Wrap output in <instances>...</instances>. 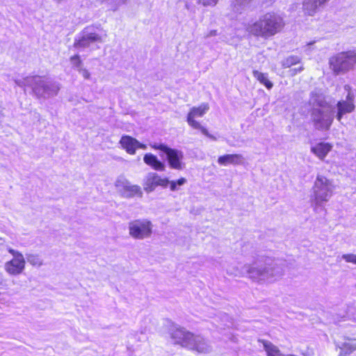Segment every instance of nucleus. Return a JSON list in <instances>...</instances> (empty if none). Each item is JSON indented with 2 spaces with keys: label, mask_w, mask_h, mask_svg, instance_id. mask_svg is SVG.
<instances>
[{
  "label": "nucleus",
  "mask_w": 356,
  "mask_h": 356,
  "mask_svg": "<svg viewBox=\"0 0 356 356\" xmlns=\"http://www.w3.org/2000/svg\"><path fill=\"white\" fill-rule=\"evenodd\" d=\"M130 184V182L123 176H120L115 181L116 188L122 193V191Z\"/></svg>",
  "instance_id": "393cba45"
},
{
  "label": "nucleus",
  "mask_w": 356,
  "mask_h": 356,
  "mask_svg": "<svg viewBox=\"0 0 356 356\" xmlns=\"http://www.w3.org/2000/svg\"><path fill=\"white\" fill-rule=\"evenodd\" d=\"M153 225L146 218L131 220L128 224L129 234L137 240L149 238L152 234Z\"/></svg>",
  "instance_id": "9d476101"
},
{
  "label": "nucleus",
  "mask_w": 356,
  "mask_h": 356,
  "mask_svg": "<svg viewBox=\"0 0 356 356\" xmlns=\"http://www.w3.org/2000/svg\"><path fill=\"white\" fill-rule=\"evenodd\" d=\"M71 65L74 68L79 70L81 68V60L78 55L73 56L70 58Z\"/></svg>",
  "instance_id": "bb28decb"
},
{
  "label": "nucleus",
  "mask_w": 356,
  "mask_h": 356,
  "mask_svg": "<svg viewBox=\"0 0 356 356\" xmlns=\"http://www.w3.org/2000/svg\"><path fill=\"white\" fill-rule=\"evenodd\" d=\"M143 161L147 165L151 166L156 170L163 171L165 170L164 163L160 161L155 155L151 153L145 154Z\"/></svg>",
  "instance_id": "6ab92c4d"
},
{
  "label": "nucleus",
  "mask_w": 356,
  "mask_h": 356,
  "mask_svg": "<svg viewBox=\"0 0 356 356\" xmlns=\"http://www.w3.org/2000/svg\"><path fill=\"white\" fill-rule=\"evenodd\" d=\"M329 63L335 74L346 72L356 64V50L340 52L332 56Z\"/></svg>",
  "instance_id": "0eeeda50"
},
{
  "label": "nucleus",
  "mask_w": 356,
  "mask_h": 356,
  "mask_svg": "<svg viewBox=\"0 0 356 356\" xmlns=\"http://www.w3.org/2000/svg\"><path fill=\"white\" fill-rule=\"evenodd\" d=\"M13 258L5 264V270L10 275H16L22 273L25 268V259L23 254L13 249L8 250Z\"/></svg>",
  "instance_id": "ddd939ff"
},
{
  "label": "nucleus",
  "mask_w": 356,
  "mask_h": 356,
  "mask_svg": "<svg viewBox=\"0 0 356 356\" xmlns=\"http://www.w3.org/2000/svg\"><path fill=\"white\" fill-rule=\"evenodd\" d=\"M345 90L348 91V95L346 100H341L337 104V119L340 121L343 115L352 113L355 109L353 103L354 94L350 91V86L346 85L344 86Z\"/></svg>",
  "instance_id": "4468645a"
},
{
  "label": "nucleus",
  "mask_w": 356,
  "mask_h": 356,
  "mask_svg": "<svg viewBox=\"0 0 356 356\" xmlns=\"http://www.w3.org/2000/svg\"><path fill=\"white\" fill-rule=\"evenodd\" d=\"M216 325L220 330H225V327L230 328L234 325L232 319L226 314H220L215 319Z\"/></svg>",
  "instance_id": "412c9836"
},
{
  "label": "nucleus",
  "mask_w": 356,
  "mask_h": 356,
  "mask_svg": "<svg viewBox=\"0 0 356 356\" xmlns=\"http://www.w3.org/2000/svg\"><path fill=\"white\" fill-rule=\"evenodd\" d=\"M2 117H3V114H2V109L0 107V122L2 120Z\"/></svg>",
  "instance_id": "c9c22d12"
},
{
  "label": "nucleus",
  "mask_w": 356,
  "mask_h": 356,
  "mask_svg": "<svg viewBox=\"0 0 356 356\" xmlns=\"http://www.w3.org/2000/svg\"><path fill=\"white\" fill-rule=\"evenodd\" d=\"M217 34V31L216 30H212L207 34V37H211L213 35H216Z\"/></svg>",
  "instance_id": "72a5a7b5"
},
{
  "label": "nucleus",
  "mask_w": 356,
  "mask_h": 356,
  "mask_svg": "<svg viewBox=\"0 0 356 356\" xmlns=\"http://www.w3.org/2000/svg\"><path fill=\"white\" fill-rule=\"evenodd\" d=\"M80 73V74H81V76L86 80H90L91 79L90 78V72L86 70V69H84V68H80L78 70Z\"/></svg>",
  "instance_id": "c85d7f7f"
},
{
  "label": "nucleus",
  "mask_w": 356,
  "mask_h": 356,
  "mask_svg": "<svg viewBox=\"0 0 356 356\" xmlns=\"http://www.w3.org/2000/svg\"><path fill=\"white\" fill-rule=\"evenodd\" d=\"M106 37V33L101 28L87 26L75 39L74 47L76 49L88 47L94 42H102Z\"/></svg>",
  "instance_id": "1a4fd4ad"
},
{
  "label": "nucleus",
  "mask_w": 356,
  "mask_h": 356,
  "mask_svg": "<svg viewBox=\"0 0 356 356\" xmlns=\"http://www.w3.org/2000/svg\"><path fill=\"white\" fill-rule=\"evenodd\" d=\"M243 156L241 154H233L220 156L218 159V163L220 165H239L243 163Z\"/></svg>",
  "instance_id": "dca6fc26"
},
{
  "label": "nucleus",
  "mask_w": 356,
  "mask_h": 356,
  "mask_svg": "<svg viewBox=\"0 0 356 356\" xmlns=\"http://www.w3.org/2000/svg\"><path fill=\"white\" fill-rule=\"evenodd\" d=\"M302 69L303 68L302 67H299L298 68H293L291 70V74L295 75L297 73L300 72L302 70Z\"/></svg>",
  "instance_id": "2f4dec72"
},
{
  "label": "nucleus",
  "mask_w": 356,
  "mask_h": 356,
  "mask_svg": "<svg viewBox=\"0 0 356 356\" xmlns=\"http://www.w3.org/2000/svg\"><path fill=\"white\" fill-rule=\"evenodd\" d=\"M28 262L35 266H40L42 264V260L38 254H29L26 257Z\"/></svg>",
  "instance_id": "a878e982"
},
{
  "label": "nucleus",
  "mask_w": 356,
  "mask_h": 356,
  "mask_svg": "<svg viewBox=\"0 0 356 356\" xmlns=\"http://www.w3.org/2000/svg\"><path fill=\"white\" fill-rule=\"evenodd\" d=\"M337 346L341 350L339 356H347L356 350V340L348 339L343 343H337Z\"/></svg>",
  "instance_id": "a211bd4d"
},
{
  "label": "nucleus",
  "mask_w": 356,
  "mask_h": 356,
  "mask_svg": "<svg viewBox=\"0 0 356 356\" xmlns=\"http://www.w3.org/2000/svg\"><path fill=\"white\" fill-rule=\"evenodd\" d=\"M332 145L329 143L321 142L311 147V152L319 159L323 160L331 151Z\"/></svg>",
  "instance_id": "2eb2a0df"
},
{
  "label": "nucleus",
  "mask_w": 356,
  "mask_h": 356,
  "mask_svg": "<svg viewBox=\"0 0 356 356\" xmlns=\"http://www.w3.org/2000/svg\"><path fill=\"white\" fill-rule=\"evenodd\" d=\"M284 26L282 17L275 13H266L254 22H250L246 31L250 34L262 39H268L279 33Z\"/></svg>",
  "instance_id": "f257e3e1"
},
{
  "label": "nucleus",
  "mask_w": 356,
  "mask_h": 356,
  "mask_svg": "<svg viewBox=\"0 0 356 356\" xmlns=\"http://www.w3.org/2000/svg\"><path fill=\"white\" fill-rule=\"evenodd\" d=\"M227 339H229V340H234V336L233 335L232 333L229 332L225 334V338H223L222 339L226 341Z\"/></svg>",
  "instance_id": "7c9ffc66"
},
{
  "label": "nucleus",
  "mask_w": 356,
  "mask_h": 356,
  "mask_svg": "<svg viewBox=\"0 0 356 356\" xmlns=\"http://www.w3.org/2000/svg\"><path fill=\"white\" fill-rule=\"evenodd\" d=\"M253 75L261 83L264 84L268 89H270L273 87V83L268 79V75L266 74L260 72L257 70H254Z\"/></svg>",
  "instance_id": "5701e85b"
},
{
  "label": "nucleus",
  "mask_w": 356,
  "mask_h": 356,
  "mask_svg": "<svg viewBox=\"0 0 356 356\" xmlns=\"http://www.w3.org/2000/svg\"><path fill=\"white\" fill-rule=\"evenodd\" d=\"M268 266L264 269L256 268L250 266H245L240 272L234 273L235 275H248L250 278L255 281H269L275 280L280 277L284 272L282 262L280 261H270ZM234 274V273H232Z\"/></svg>",
  "instance_id": "423d86ee"
},
{
  "label": "nucleus",
  "mask_w": 356,
  "mask_h": 356,
  "mask_svg": "<svg viewBox=\"0 0 356 356\" xmlns=\"http://www.w3.org/2000/svg\"><path fill=\"white\" fill-rule=\"evenodd\" d=\"M204 6H214L218 0H198Z\"/></svg>",
  "instance_id": "c756f323"
},
{
  "label": "nucleus",
  "mask_w": 356,
  "mask_h": 356,
  "mask_svg": "<svg viewBox=\"0 0 356 356\" xmlns=\"http://www.w3.org/2000/svg\"><path fill=\"white\" fill-rule=\"evenodd\" d=\"M120 143L122 147L130 154H134L137 149L138 140L129 136H123Z\"/></svg>",
  "instance_id": "f3484780"
},
{
  "label": "nucleus",
  "mask_w": 356,
  "mask_h": 356,
  "mask_svg": "<svg viewBox=\"0 0 356 356\" xmlns=\"http://www.w3.org/2000/svg\"><path fill=\"white\" fill-rule=\"evenodd\" d=\"M335 186L332 180L323 175H318L312 188V204L316 212L324 211V204L334 194Z\"/></svg>",
  "instance_id": "39448f33"
},
{
  "label": "nucleus",
  "mask_w": 356,
  "mask_h": 356,
  "mask_svg": "<svg viewBox=\"0 0 356 356\" xmlns=\"http://www.w3.org/2000/svg\"><path fill=\"white\" fill-rule=\"evenodd\" d=\"M124 197H133L134 196L142 197L143 192L138 185H132L129 184L121 193Z\"/></svg>",
  "instance_id": "aec40b11"
},
{
  "label": "nucleus",
  "mask_w": 356,
  "mask_h": 356,
  "mask_svg": "<svg viewBox=\"0 0 356 356\" xmlns=\"http://www.w3.org/2000/svg\"><path fill=\"white\" fill-rule=\"evenodd\" d=\"M3 282V277L1 273H0V284H2Z\"/></svg>",
  "instance_id": "f704fd0d"
},
{
  "label": "nucleus",
  "mask_w": 356,
  "mask_h": 356,
  "mask_svg": "<svg viewBox=\"0 0 356 356\" xmlns=\"http://www.w3.org/2000/svg\"><path fill=\"white\" fill-rule=\"evenodd\" d=\"M186 183V179L185 178L170 181L168 178H162L155 172H149L145 179L143 187L144 190L148 193L154 191L159 186L167 188L170 185V190L176 191L178 190V186H183Z\"/></svg>",
  "instance_id": "6e6552de"
},
{
  "label": "nucleus",
  "mask_w": 356,
  "mask_h": 356,
  "mask_svg": "<svg viewBox=\"0 0 356 356\" xmlns=\"http://www.w3.org/2000/svg\"><path fill=\"white\" fill-rule=\"evenodd\" d=\"M252 0H233L232 6L233 11L241 14L246 10Z\"/></svg>",
  "instance_id": "4be33fe9"
},
{
  "label": "nucleus",
  "mask_w": 356,
  "mask_h": 356,
  "mask_svg": "<svg viewBox=\"0 0 356 356\" xmlns=\"http://www.w3.org/2000/svg\"><path fill=\"white\" fill-rule=\"evenodd\" d=\"M151 147L154 149L160 150L163 156V154L166 156L170 166L172 168L179 170L181 169V160L184 157L183 152L180 150L169 147L163 143H154Z\"/></svg>",
  "instance_id": "9b49d317"
},
{
  "label": "nucleus",
  "mask_w": 356,
  "mask_h": 356,
  "mask_svg": "<svg viewBox=\"0 0 356 356\" xmlns=\"http://www.w3.org/2000/svg\"><path fill=\"white\" fill-rule=\"evenodd\" d=\"M300 58L296 56H291L287 57L282 61V66L284 67H291L292 65L300 63Z\"/></svg>",
  "instance_id": "b1692460"
},
{
  "label": "nucleus",
  "mask_w": 356,
  "mask_h": 356,
  "mask_svg": "<svg viewBox=\"0 0 356 356\" xmlns=\"http://www.w3.org/2000/svg\"><path fill=\"white\" fill-rule=\"evenodd\" d=\"M209 109V106L207 104H202L197 107H193L187 115L186 121L191 127L200 130L202 134L215 140L216 138L210 134L208 130L202 127L199 122L195 120L197 118H202Z\"/></svg>",
  "instance_id": "f8f14e48"
},
{
  "label": "nucleus",
  "mask_w": 356,
  "mask_h": 356,
  "mask_svg": "<svg viewBox=\"0 0 356 356\" xmlns=\"http://www.w3.org/2000/svg\"><path fill=\"white\" fill-rule=\"evenodd\" d=\"M137 149H146V145L138 141Z\"/></svg>",
  "instance_id": "473e14b6"
},
{
  "label": "nucleus",
  "mask_w": 356,
  "mask_h": 356,
  "mask_svg": "<svg viewBox=\"0 0 356 356\" xmlns=\"http://www.w3.org/2000/svg\"><path fill=\"white\" fill-rule=\"evenodd\" d=\"M342 259L346 262L353 263L356 264V254H346L342 255Z\"/></svg>",
  "instance_id": "cd10ccee"
},
{
  "label": "nucleus",
  "mask_w": 356,
  "mask_h": 356,
  "mask_svg": "<svg viewBox=\"0 0 356 356\" xmlns=\"http://www.w3.org/2000/svg\"><path fill=\"white\" fill-rule=\"evenodd\" d=\"M19 87H29L38 98H49L57 95L60 88L57 83L46 76H30L15 80Z\"/></svg>",
  "instance_id": "20e7f679"
},
{
  "label": "nucleus",
  "mask_w": 356,
  "mask_h": 356,
  "mask_svg": "<svg viewBox=\"0 0 356 356\" xmlns=\"http://www.w3.org/2000/svg\"><path fill=\"white\" fill-rule=\"evenodd\" d=\"M169 333L175 343L189 350L198 353H208L212 350L209 342L203 337L194 334L177 325H172Z\"/></svg>",
  "instance_id": "7ed1b4c3"
},
{
  "label": "nucleus",
  "mask_w": 356,
  "mask_h": 356,
  "mask_svg": "<svg viewBox=\"0 0 356 356\" xmlns=\"http://www.w3.org/2000/svg\"><path fill=\"white\" fill-rule=\"evenodd\" d=\"M309 104L312 106L311 120L314 128L318 131L330 129L334 115V108L325 101L322 95L312 93Z\"/></svg>",
  "instance_id": "f03ea898"
}]
</instances>
